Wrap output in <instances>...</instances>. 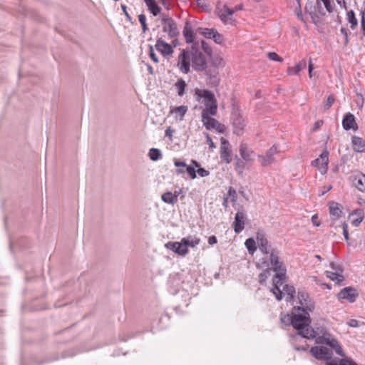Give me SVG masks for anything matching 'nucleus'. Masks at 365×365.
<instances>
[{
  "label": "nucleus",
  "mask_w": 365,
  "mask_h": 365,
  "mask_svg": "<svg viewBox=\"0 0 365 365\" xmlns=\"http://www.w3.org/2000/svg\"><path fill=\"white\" fill-rule=\"evenodd\" d=\"M297 297L300 306L294 307L291 317L287 316L291 324L297 330V335L293 336L292 340L297 341L300 337L314 339L317 336L316 331L309 326V312L314 309V303L304 291H299Z\"/></svg>",
  "instance_id": "obj_1"
},
{
  "label": "nucleus",
  "mask_w": 365,
  "mask_h": 365,
  "mask_svg": "<svg viewBox=\"0 0 365 365\" xmlns=\"http://www.w3.org/2000/svg\"><path fill=\"white\" fill-rule=\"evenodd\" d=\"M191 63L192 68L197 71H203L207 68L206 56L197 43L188 49H182L178 57V66L182 73L187 74L190 71Z\"/></svg>",
  "instance_id": "obj_2"
},
{
  "label": "nucleus",
  "mask_w": 365,
  "mask_h": 365,
  "mask_svg": "<svg viewBox=\"0 0 365 365\" xmlns=\"http://www.w3.org/2000/svg\"><path fill=\"white\" fill-rule=\"evenodd\" d=\"M271 265L272 269L276 273L274 278V283H281L286 279L287 269L284 262L280 260L279 252L275 249L265 255L262 259L261 267L263 268H268Z\"/></svg>",
  "instance_id": "obj_3"
},
{
  "label": "nucleus",
  "mask_w": 365,
  "mask_h": 365,
  "mask_svg": "<svg viewBox=\"0 0 365 365\" xmlns=\"http://www.w3.org/2000/svg\"><path fill=\"white\" fill-rule=\"evenodd\" d=\"M195 93L197 96V101H200L202 98H204V104L207 112L211 115H216L217 111V103L214 93L211 91L201 90L199 88L195 90Z\"/></svg>",
  "instance_id": "obj_4"
},
{
  "label": "nucleus",
  "mask_w": 365,
  "mask_h": 365,
  "mask_svg": "<svg viewBox=\"0 0 365 365\" xmlns=\"http://www.w3.org/2000/svg\"><path fill=\"white\" fill-rule=\"evenodd\" d=\"M163 31L168 34L170 38H174L179 35V29L175 21L168 15L163 14L162 16Z\"/></svg>",
  "instance_id": "obj_5"
},
{
  "label": "nucleus",
  "mask_w": 365,
  "mask_h": 365,
  "mask_svg": "<svg viewBox=\"0 0 365 365\" xmlns=\"http://www.w3.org/2000/svg\"><path fill=\"white\" fill-rule=\"evenodd\" d=\"M231 123L233 128V133L237 135H242L246 124L244 118L239 112L235 111L232 113Z\"/></svg>",
  "instance_id": "obj_6"
},
{
  "label": "nucleus",
  "mask_w": 365,
  "mask_h": 365,
  "mask_svg": "<svg viewBox=\"0 0 365 365\" xmlns=\"http://www.w3.org/2000/svg\"><path fill=\"white\" fill-rule=\"evenodd\" d=\"M310 352L316 359L326 360L327 362L332 357L331 350L326 346L312 347Z\"/></svg>",
  "instance_id": "obj_7"
},
{
  "label": "nucleus",
  "mask_w": 365,
  "mask_h": 365,
  "mask_svg": "<svg viewBox=\"0 0 365 365\" xmlns=\"http://www.w3.org/2000/svg\"><path fill=\"white\" fill-rule=\"evenodd\" d=\"M329 152L324 150L319 155V158L312 161V165L317 167L322 174L326 173L328 169Z\"/></svg>",
  "instance_id": "obj_8"
},
{
  "label": "nucleus",
  "mask_w": 365,
  "mask_h": 365,
  "mask_svg": "<svg viewBox=\"0 0 365 365\" xmlns=\"http://www.w3.org/2000/svg\"><path fill=\"white\" fill-rule=\"evenodd\" d=\"M277 153V148L275 145H273L267 151L265 155H258L262 166L267 167L273 163L274 162V155Z\"/></svg>",
  "instance_id": "obj_9"
},
{
  "label": "nucleus",
  "mask_w": 365,
  "mask_h": 365,
  "mask_svg": "<svg viewBox=\"0 0 365 365\" xmlns=\"http://www.w3.org/2000/svg\"><path fill=\"white\" fill-rule=\"evenodd\" d=\"M247 215L244 210H239L235 215V221L233 222L234 230L236 233H240L245 228Z\"/></svg>",
  "instance_id": "obj_10"
},
{
  "label": "nucleus",
  "mask_w": 365,
  "mask_h": 365,
  "mask_svg": "<svg viewBox=\"0 0 365 365\" xmlns=\"http://www.w3.org/2000/svg\"><path fill=\"white\" fill-rule=\"evenodd\" d=\"M202 118L203 124L205 126L207 130L216 129L219 132H222V130L221 129V127L222 125L221 124H220L219 122L216 119L208 116V115L206 112L202 111Z\"/></svg>",
  "instance_id": "obj_11"
},
{
  "label": "nucleus",
  "mask_w": 365,
  "mask_h": 365,
  "mask_svg": "<svg viewBox=\"0 0 365 365\" xmlns=\"http://www.w3.org/2000/svg\"><path fill=\"white\" fill-rule=\"evenodd\" d=\"M220 158L227 163L232 161L230 145L229 141L224 138H221Z\"/></svg>",
  "instance_id": "obj_12"
},
{
  "label": "nucleus",
  "mask_w": 365,
  "mask_h": 365,
  "mask_svg": "<svg viewBox=\"0 0 365 365\" xmlns=\"http://www.w3.org/2000/svg\"><path fill=\"white\" fill-rule=\"evenodd\" d=\"M155 47L164 57L171 55L174 51L171 45L163 41L162 38L157 39Z\"/></svg>",
  "instance_id": "obj_13"
},
{
  "label": "nucleus",
  "mask_w": 365,
  "mask_h": 365,
  "mask_svg": "<svg viewBox=\"0 0 365 365\" xmlns=\"http://www.w3.org/2000/svg\"><path fill=\"white\" fill-rule=\"evenodd\" d=\"M257 241L259 250L265 255H268L271 251L275 250L269 245L268 240L264 237L263 234H257Z\"/></svg>",
  "instance_id": "obj_14"
},
{
  "label": "nucleus",
  "mask_w": 365,
  "mask_h": 365,
  "mask_svg": "<svg viewBox=\"0 0 365 365\" xmlns=\"http://www.w3.org/2000/svg\"><path fill=\"white\" fill-rule=\"evenodd\" d=\"M356 296V290L349 287L344 288L338 294L339 299H347L349 302H354Z\"/></svg>",
  "instance_id": "obj_15"
},
{
  "label": "nucleus",
  "mask_w": 365,
  "mask_h": 365,
  "mask_svg": "<svg viewBox=\"0 0 365 365\" xmlns=\"http://www.w3.org/2000/svg\"><path fill=\"white\" fill-rule=\"evenodd\" d=\"M234 12L235 10L233 9H230L225 5L223 8L218 11V16L224 24H232L233 21L231 16Z\"/></svg>",
  "instance_id": "obj_16"
},
{
  "label": "nucleus",
  "mask_w": 365,
  "mask_h": 365,
  "mask_svg": "<svg viewBox=\"0 0 365 365\" xmlns=\"http://www.w3.org/2000/svg\"><path fill=\"white\" fill-rule=\"evenodd\" d=\"M342 125L344 130H349L351 129H354V130H357L358 126L355 120L354 115L351 113H347L342 120Z\"/></svg>",
  "instance_id": "obj_17"
},
{
  "label": "nucleus",
  "mask_w": 365,
  "mask_h": 365,
  "mask_svg": "<svg viewBox=\"0 0 365 365\" xmlns=\"http://www.w3.org/2000/svg\"><path fill=\"white\" fill-rule=\"evenodd\" d=\"M364 218V212L362 209H356L353 212L350 213L349 215V220L351 223L355 226L358 227L362 220Z\"/></svg>",
  "instance_id": "obj_18"
},
{
  "label": "nucleus",
  "mask_w": 365,
  "mask_h": 365,
  "mask_svg": "<svg viewBox=\"0 0 365 365\" xmlns=\"http://www.w3.org/2000/svg\"><path fill=\"white\" fill-rule=\"evenodd\" d=\"M182 34L185 38V41L187 43H193L195 38V34H194L192 24L190 21H187L185 24Z\"/></svg>",
  "instance_id": "obj_19"
},
{
  "label": "nucleus",
  "mask_w": 365,
  "mask_h": 365,
  "mask_svg": "<svg viewBox=\"0 0 365 365\" xmlns=\"http://www.w3.org/2000/svg\"><path fill=\"white\" fill-rule=\"evenodd\" d=\"M353 149L355 152L362 153L365 150V140L360 137L353 136L351 138Z\"/></svg>",
  "instance_id": "obj_20"
},
{
  "label": "nucleus",
  "mask_w": 365,
  "mask_h": 365,
  "mask_svg": "<svg viewBox=\"0 0 365 365\" xmlns=\"http://www.w3.org/2000/svg\"><path fill=\"white\" fill-rule=\"evenodd\" d=\"M240 154L242 159L245 161L253 160V151L250 149L245 144H241L240 146Z\"/></svg>",
  "instance_id": "obj_21"
},
{
  "label": "nucleus",
  "mask_w": 365,
  "mask_h": 365,
  "mask_svg": "<svg viewBox=\"0 0 365 365\" xmlns=\"http://www.w3.org/2000/svg\"><path fill=\"white\" fill-rule=\"evenodd\" d=\"M327 365H358L351 359H334L327 362Z\"/></svg>",
  "instance_id": "obj_22"
},
{
  "label": "nucleus",
  "mask_w": 365,
  "mask_h": 365,
  "mask_svg": "<svg viewBox=\"0 0 365 365\" xmlns=\"http://www.w3.org/2000/svg\"><path fill=\"white\" fill-rule=\"evenodd\" d=\"M307 66V61L304 59L300 61L298 63L296 64L294 67H289L287 69L288 74L289 75H296L299 72H300L302 69L305 68Z\"/></svg>",
  "instance_id": "obj_23"
},
{
  "label": "nucleus",
  "mask_w": 365,
  "mask_h": 365,
  "mask_svg": "<svg viewBox=\"0 0 365 365\" xmlns=\"http://www.w3.org/2000/svg\"><path fill=\"white\" fill-rule=\"evenodd\" d=\"M183 243L185 245V246L187 247V248L188 247H196L197 245H199L200 242V240L197 237H195V236H188L187 237H183L182 239Z\"/></svg>",
  "instance_id": "obj_24"
},
{
  "label": "nucleus",
  "mask_w": 365,
  "mask_h": 365,
  "mask_svg": "<svg viewBox=\"0 0 365 365\" xmlns=\"http://www.w3.org/2000/svg\"><path fill=\"white\" fill-rule=\"evenodd\" d=\"M147 6L153 16H157L160 13L161 9L157 4L155 0H144Z\"/></svg>",
  "instance_id": "obj_25"
},
{
  "label": "nucleus",
  "mask_w": 365,
  "mask_h": 365,
  "mask_svg": "<svg viewBox=\"0 0 365 365\" xmlns=\"http://www.w3.org/2000/svg\"><path fill=\"white\" fill-rule=\"evenodd\" d=\"M174 86L179 96H182L185 94L187 84L182 78H178Z\"/></svg>",
  "instance_id": "obj_26"
},
{
  "label": "nucleus",
  "mask_w": 365,
  "mask_h": 365,
  "mask_svg": "<svg viewBox=\"0 0 365 365\" xmlns=\"http://www.w3.org/2000/svg\"><path fill=\"white\" fill-rule=\"evenodd\" d=\"M355 186L361 192L365 190V175L360 174L355 177Z\"/></svg>",
  "instance_id": "obj_27"
},
{
  "label": "nucleus",
  "mask_w": 365,
  "mask_h": 365,
  "mask_svg": "<svg viewBox=\"0 0 365 365\" xmlns=\"http://www.w3.org/2000/svg\"><path fill=\"white\" fill-rule=\"evenodd\" d=\"M346 19L348 22L351 24V29L353 30L355 29L356 26L358 25V20L356 18L355 13L353 10L347 11Z\"/></svg>",
  "instance_id": "obj_28"
},
{
  "label": "nucleus",
  "mask_w": 365,
  "mask_h": 365,
  "mask_svg": "<svg viewBox=\"0 0 365 365\" xmlns=\"http://www.w3.org/2000/svg\"><path fill=\"white\" fill-rule=\"evenodd\" d=\"M282 284L283 282L277 284L274 283V278L273 279V288L272 289V292L275 295L277 300H281L282 298L283 292L280 289V286H282Z\"/></svg>",
  "instance_id": "obj_29"
},
{
  "label": "nucleus",
  "mask_w": 365,
  "mask_h": 365,
  "mask_svg": "<svg viewBox=\"0 0 365 365\" xmlns=\"http://www.w3.org/2000/svg\"><path fill=\"white\" fill-rule=\"evenodd\" d=\"M329 214L331 220H336L341 216L342 211L339 207H329Z\"/></svg>",
  "instance_id": "obj_30"
},
{
  "label": "nucleus",
  "mask_w": 365,
  "mask_h": 365,
  "mask_svg": "<svg viewBox=\"0 0 365 365\" xmlns=\"http://www.w3.org/2000/svg\"><path fill=\"white\" fill-rule=\"evenodd\" d=\"M326 275L328 278L333 281H336L337 282H342L344 280V277L342 274H339L337 272H334L331 271H326Z\"/></svg>",
  "instance_id": "obj_31"
},
{
  "label": "nucleus",
  "mask_w": 365,
  "mask_h": 365,
  "mask_svg": "<svg viewBox=\"0 0 365 365\" xmlns=\"http://www.w3.org/2000/svg\"><path fill=\"white\" fill-rule=\"evenodd\" d=\"M283 291L287 294V301H290L293 299L295 294V289L293 286L285 284L283 287Z\"/></svg>",
  "instance_id": "obj_32"
},
{
  "label": "nucleus",
  "mask_w": 365,
  "mask_h": 365,
  "mask_svg": "<svg viewBox=\"0 0 365 365\" xmlns=\"http://www.w3.org/2000/svg\"><path fill=\"white\" fill-rule=\"evenodd\" d=\"M148 155L150 160L156 161L162 158L161 151L158 148H151L149 150Z\"/></svg>",
  "instance_id": "obj_33"
},
{
  "label": "nucleus",
  "mask_w": 365,
  "mask_h": 365,
  "mask_svg": "<svg viewBox=\"0 0 365 365\" xmlns=\"http://www.w3.org/2000/svg\"><path fill=\"white\" fill-rule=\"evenodd\" d=\"M177 196L171 192H166L162 195V200L166 203L174 204L177 200Z\"/></svg>",
  "instance_id": "obj_34"
},
{
  "label": "nucleus",
  "mask_w": 365,
  "mask_h": 365,
  "mask_svg": "<svg viewBox=\"0 0 365 365\" xmlns=\"http://www.w3.org/2000/svg\"><path fill=\"white\" fill-rule=\"evenodd\" d=\"M188 252H189L188 248H187V247L183 243L182 240L180 242H178V251H177L178 255H181V256H185L188 253Z\"/></svg>",
  "instance_id": "obj_35"
},
{
  "label": "nucleus",
  "mask_w": 365,
  "mask_h": 365,
  "mask_svg": "<svg viewBox=\"0 0 365 365\" xmlns=\"http://www.w3.org/2000/svg\"><path fill=\"white\" fill-rule=\"evenodd\" d=\"M245 245L248 251L251 253H253L257 250L256 242L252 238L246 240Z\"/></svg>",
  "instance_id": "obj_36"
},
{
  "label": "nucleus",
  "mask_w": 365,
  "mask_h": 365,
  "mask_svg": "<svg viewBox=\"0 0 365 365\" xmlns=\"http://www.w3.org/2000/svg\"><path fill=\"white\" fill-rule=\"evenodd\" d=\"M201 30L200 34L207 38L212 39V35L217 31L215 29H199Z\"/></svg>",
  "instance_id": "obj_37"
},
{
  "label": "nucleus",
  "mask_w": 365,
  "mask_h": 365,
  "mask_svg": "<svg viewBox=\"0 0 365 365\" xmlns=\"http://www.w3.org/2000/svg\"><path fill=\"white\" fill-rule=\"evenodd\" d=\"M138 20L142 26L143 32L145 33L148 30L146 24V16L144 14H141L138 16Z\"/></svg>",
  "instance_id": "obj_38"
},
{
  "label": "nucleus",
  "mask_w": 365,
  "mask_h": 365,
  "mask_svg": "<svg viewBox=\"0 0 365 365\" xmlns=\"http://www.w3.org/2000/svg\"><path fill=\"white\" fill-rule=\"evenodd\" d=\"M199 47L202 52L204 51L206 54L209 56L211 55L212 49L205 41H201L200 46H199Z\"/></svg>",
  "instance_id": "obj_39"
},
{
  "label": "nucleus",
  "mask_w": 365,
  "mask_h": 365,
  "mask_svg": "<svg viewBox=\"0 0 365 365\" xmlns=\"http://www.w3.org/2000/svg\"><path fill=\"white\" fill-rule=\"evenodd\" d=\"M334 101H335V98H334L333 95L329 96L328 98H327V101L324 104V110H329L331 107V106L334 103Z\"/></svg>",
  "instance_id": "obj_40"
},
{
  "label": "nucleus",
  "mask_w": 365,
  "mask_h": 365,
  "mask_svg": "<svg viewBox=\"0 0 365 365\" xmlns=\"http://www.w3.org/2000/svg\"><path fill=\"white\" fill-rule=\"evenodd\" d=\"M268 58L274 61L282 62L283 58H281L277 53L275 52H269L267 53Z\"/></svg>",
  "instance_id": "obj_41"
},
{
  "label": "nucleus",
  "mask_w": 365,
  "mask_h": 365,
  "mask_svg": "<svg viewBox=\"0 0 365 365\" xmlns=\"http://www.w3.org/2000/svg\"><path fill=\"white\" fill-rule=\"evenodd\" d=\"M165 247L170 250H172L173 252H174L175 253L177 254V251H178V242H167L165 245Z\"/></svg>",
  "instance_id": "obj_42"
},
{
  "label": "nucleus",
  "mask_w": 365,
  "mask_h": 365,
  "mask_svg": "<svg viewBox=\"0 0 365 365\" xmlns=\"http://www.w3.org/2000/svg\"><path fill=\"white\" fill-rule=\"evenodd\" d=\"M212 39L217 44H222L224 42L223 36L217 31H216L215 34L212 35Z\"/></svg>",
  "instance_id": "obj_43"
},
{
  "label": "nucleus",
  "mask_w": 365,
  "mask_h": 365,
  "mask_svg": "<svg viewBox=\"0 0 365 365\" xmlns=\"http://www.w3.org/2000/svg\"><path fill=\"white\" fill-rule=\"evenodd\" d=\"M305 12L309 14V15H311L312 13H315L316 11V6L313 4L312 2H309L306 4L305 6Z\"/></svg>",
  "instance_id": "obj_44"
},
{
  "label": "nucleus",
  "mask_w": 365,
  "mask_h": 365,
  "mask_svg": "<svg viewBox=\"0 0 365 365\" xmlns=\"http://www.w3.org/2000/svg\"><path fill=\"white\" fill-rule=\"evenodd\" d=\"M185 172H187L192 179H195L196 178V170L195 168L190 165H186Z\"/></svg>",
  "instance_id": "obj_45"
},
{
  "label": "nucleus",
  "mask_w": 365,
  "mask_h": 365,
  "mask_svg": "<svg viewBox=\"0 0 365 365\" xmlns=\"http://www.w3.org/2000/svg\"><path fill=\"white\" fill-rule=\"evenodd\" d=\"M187 106H180L175 108L173 110V112L179 114L180 116H183L185 113L187 112Z\"/></svg>",
  "instance_id": "obj_46"
},
{
  "label": "nucleus",
  "mask_w": 365,
  "mask_h": 365,
  "mask_svg": "<svg viewBox=\"0 0 365 365\" xmlns=\"http://www.w3.org/2000/svg\"><path fill=\"white\" fill-rule=\"evenodd\" d=\"M269 269L268 268H266V270H264L263 272L259 274V281L260 283H262L266 280V279L269 275Z\"/></svg>",
  "instance_id": "obj_47"
},
{
  "label": "nucleus",
  "mask_w": 365,
  "mask_h": 365,
  "mask_svg": "<svg viewBox=\"0 0 365 365\" xmlns=\"http://www.w3.org/2000/svg\"><path fill=\"white\" fill-rule=\"evenodd\" d=\"M149 56L150 58L156 63L159 62L158 58L155 53L154 52L153 48L152 46L149 47Z\"/></svg>",
  "instance_id": "obj_48"
},
{
  "label": "nucleus",
  "mask_w": 365,
  "mask_h": 365,
  "mask_svg": "<svg viewBox=\"0 0 365 365\" xmlns=\"http://www.w3.org/2000/svg\"><path fill=\"white\" fill-rule=\"evenodd\" d=\"M331 349H333L338 355L341 356H345V353L344 352V351H343L341 346H340V344H339V342H337L336 344L334 345V346H333Z\"/></svg>",
  "instance_id": "obj_49"
},
{
  "label": "nucleus",
  "mask_w": 365,
  "mask_h": 365,
  "mask_svg": "<svg viewBox=\"0 0 365 365\" xmlns=\"http://www.w3.org/2000/svg\"><path fill=\"white\" fill-rule=\"evenodd\" d=\"M228 196L230 198V200L232 202H235L236 198H237V192L234 188H232L231 187L229 188Z\"/></svg>",
  "instance_id": "obj_50"
},
{
  "label": "nucleus",
  "mask_w": 365,
  "mask_h": 365,
  "mask_svg": "<svg viewBox=\"0 0 365 365\" xmlns=\"http://www.w3.org/2000/svg\"><path fill=\"white\" fill-rule=\"evenodd\" d=\"M324 341H325V343L329 346L331 348H332L333 346H334V345L336 344V343L338 342V341L334 338H331L330 336L327 337V338H324Z\"/></svg>",
  "instance_id": "obj_51"
},
{
  "label": "nucleus",
  "mask_w": 365,
  "mask_h": 365,
  "mask_svg": "<svg viewBox=\"0 0 365 365\" xmlns=\"http://www.w3.org/2000/svg\"><path fill=\"white\" fill-rule=\"evenodd\" d=\"M309 16L312 19V23L314 24L315 25H317L321 21V19L317 12L312 13Z\"/></svg>",
  "instance_id": "obj_52"
},
{
  "label": "nucleus",
  "mask_w": 365,
  "mask_h": 365,
  "mask_svg": "<svg viewBox=\"0 0 365 365\" xmlns=\"http://www.w3.org/2000/svg\"><path fill=\"white\" fill-rule=\"evenodd\" d=\"M322 2H323L327 11L329 13H331L333 11V8L331 5V1L330 0H320Z\"/></svg>",
  "instance_id": "obj_53"
},
{
  "label": "nucleus",
  "mask_w": 365,
  "mask_h": 365,
  "mask_svg": "<svg viewBox=\"0 0 365 365\" xmlns=\"http://www.w3.org/2000/svg\"><path fill=\"white\" fill-rule=\"evenodd\" d=\"M361 24L362 34L365 36V13H364V10L361 11Z\"/></svg>",
  "instance_id": "obj_54"
},
{
  "label": "nucleus",
  "mask_w": 365,
  "mask_h": 365,
  "mask_svg": "<svg viewBox=\"0 0 365 365\" xmlns=\"http://www.w3.org/2000/svg\"><path fill=\"white\" fill-rule=\"evenodd\" d=\"M340 32L344 36V45L347 46L349 43V37H348L347 30L345 28L341 27L340 29Z\"/></svg>",
  "instance_id": "obj_55"
},
{
  "label": "nucleus",
  "mask_w": 365,
  "mask_h": 365,
  "mask_svg": "<svg viewBox=\"0 0 365 365\" xmlns=\"http://www.w3.org/2000/svg\"><path fill=\"white\" fill-rule=\"evenodd\" d=\"M342 229H343V235L346 240H348L349 239V232H348V225L346 222H344L342 224Z\"/></svg>",
  "instance_id": "obj_56"
},
{
  "label": "nucleus",
  "mask_w": 365,
  "mask_h": 365,
  "mask_svg": "<svg viewBox=\"0 0 365 365\" xmlns=\"http://www.w3.org/2000/svg\"><path fill=\"white\" fill-rule=\"evenodd\" d=\"M347 324L351 327H358L359 326V322L356 319H351L347 322Z\"/></svg>",
  "instance_id": "obj_57"
},
{
  "label": "nucleus",
  "mask_w": 365,
  "mask_h": 365,
  "mask_svg": "<svg viewBox=\"0 0 365 365\" xmlns=\"http://www.w3.org/2000/svg\"><path fill=\"white\" fill-rule=\"evenodd\" d=\"M206 141H207V143L209 145L210 148H216V145L215 144L212 142V138H210V136L209 135L208 133H206Z\"/></svg>",
  "instance_id": "obj_58"
},
{
  "label": "nucleus",
  "mask_w": 365,
  "mask_h": 365,
  "mask_svg": "<svg viewBox=\"0 0 365 365\" xmlns=\"http://www.w3.org/2000/svg\"><path fill=\"white\" fill-rule=\"evenodd\" d=\"M197 173L201 177H206L209 175V171L202 168H199Z\"/></svg>",
  "instance_id": "obj_59"
},
{
  "label": "nucleus",
  "mask_w": 365,
  "mask_h": 365,
  "mask_svg": "<svg viewBox=\"0 0 365 365\" xmlns=\"http://www.w3.org/2000/svg\"><path fill=\"white\" fill-rule=\"evenodd\" d=\"M121 9H122V10H123V11L124 14L125 15V16H126L127 19H128L129 21H130V22H131V21H132V18H131V16H130V14H129L128 13V11H127V6H126L125 5L122 4V5H121Z\"/></svg>",
  "instance_id": "obj_60"
},
{
  "label": "nucleus",
  "mask_w": 365,
  "mask_h": 365,
  "mask_svg": "<svg viewBox=\"0 0 365 365\" xmlns=\"http://www.w3.org/2000/svg\"><path fill=\"white\" fill-rule=\"evenodd\" d=\"M312 222L313 225L316 227H319L320 225V222H319L318 216L317 215H314L312 217Z\"/></svg>",
  "instance_id": "obj_61"
},
{
  "label": "nucleus",
  "mask_w": 365,
  "mask_h": 365,
  "mask_svg": "<svg viewBox=\"0 0 365 365\" xmlns=\"http://www.w3.org/2000/svg\"><path fill=\"white\" fill-rule=\"evenodd\" d=\"M173 133H174V130L170 127H168L165 130V136L168 137L170 140H172V136H173Z\"/></svg>",
  "instance_id": "obj_62"
},
{
  "label": "nucleus",
  "mask_w": 365,
  "mask_h": 365,
  "mask_svg": "<svg viewBox=\"0 0 365 365\" xmlns=\"http://www.w3.org/2000/svg\"><path fill=\"white\" fill-rule=\"evenodd\" d=\"M336 3L344 10H347V5L345 0H336Z\"/></svg>",
  "instance_id": "obj_63"
},
{
  "label": "nucleus",
  "mask_w": 365,
  "mask_h": 365,
  "mask_svg": "<svg viewBox=\"0 0 365 365\" xmlns=\"http://www.w3.org/2000/svg\"><path fill=\"white\" fill-rule=\"evenodd\" d=\"M217 242V237L215 235H212L208 238V243L210 245L216 244Z\"/></svg>",
  "instance_id": "obj_64"
}]
</instances>
